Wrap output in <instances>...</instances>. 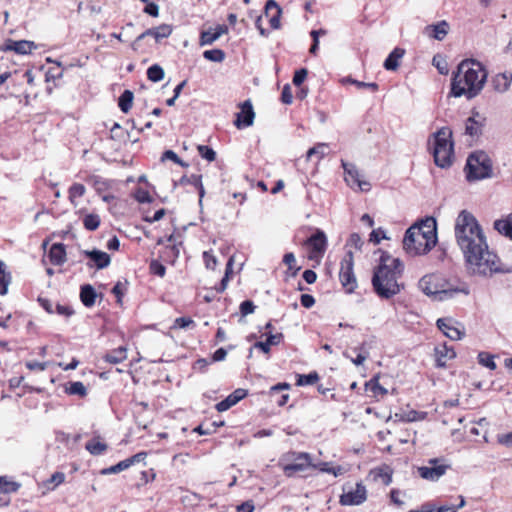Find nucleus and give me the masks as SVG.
Returning a JSON list of instances; mask_svg holds the SVG:
<instances>
[{
  "mask_svg": "<svg viewBox=\"0 0 512 512\" xmlns=\"http://www.w3.org/2000/svg\"><path fill=\"white\" fill-rule=\"evenodd\" d=\"M454 234L470 274L491 277L496 273H512V267L503 265L498 255L489 249L484 231L471 212H459Z\"/></svg>",
  "mask_w": 512,
  "mask_h": 512,
  "instance_id": "1",
  "label": "nucleus"
},
{
  "mask_svg": "<svg viewBox=\"0 0 512 512\" xmlns=\"http://www.w3.org/2000/svg\"><path fill=\"white\" fill-rule=\"evenodd\" d=\"M379 252L381 256L373 271L372 287L381 299H391L404 288V284L399 283L404 272V263L386 251L379 250Z\"/></svg>",
  "mask_w": 512,
  "mask_h": 512,
  "instance_id": "2",
  "label": "nucleus"
},
{
  "mask_svg": "<svg viewBox=\"0 0 512 512\" xmlns=\"http://www.w3.org/2000/svg\"><path fill=\"white\" fill-rule=\"evenodd\" d=\"M488 73L483 65L474 59H465L453 72L451 95L466 96L467 99L476 97L484 87Z\"/></svg>",
  "mask_w": 512,
  "mask_h": 512,
  "instance_id": "3",
  "label": "nucleus"
},
{
  "mask_svg": "<svg viewBox=\"0 0 512 512\" xmlns=\"http://www.w3.org/2000/svg\"><path fill=\"white\" fill-rule=\"evenodd\" d=\"M281 465L287 477H295L307 470H319L334 477L342 476L346 469L342 466H333L329 462L313 463L311 455L306 452L292 451L281 458Z\"/></svg>",
  "mask_w": 512,
  "mask_h": 512,
  "instance_id": "4",
  "label": "nucleus"
},
{
  "mask_svg": "<svg viewBox=\"0 0 512 512\" xmlns=\"http://www.w3.org/2000/svg\"><path fill=\"white\" fill-rule=\"evenodd\" d=\"M452 131L447 127H442L432 134L428 141L431 145V152L434 163L442 168H449L453 163L454 143L451 140Z\"/></svg>",
  "mask_w": 512,
  "mask_h": 512,
  "instance_id": "5",
  "label": "nucleus"
},
{
  "mask_svg": "<svg viewBox=\"0 0 512 512\" xmlns=\"http://www.w3.org/2000/svg\"><path fill=\"white\" fill-rule=\"evenodd\" d=\"M419 226H410L403 238V249L410 256L425 255L437 244V236L434 235V228L421 232Z\"/></svg>",
  "mask_w": 512,
  "mask_h": 512,
  "instance_id": "6",
  "label": "nucleus"
},
{
  "mask_svg": "<svg viewBox=\"0 0 512 512\" xmlns=\"http://www.w3.org/2000/svg\"><path fill=\"white\" fill-rule=\"evenodd\" d=\"M469 182L478 181L492 176V160L483 150L469 154L464 168Z\"/></svg>",
  "mask_w": 512,
  "mask_h": 512,
  "instance_id": "7",
  "label": "nucleus"
},
{
  "mask_svg": "<svg viewBox=\"0 0 512 512\" xmlns=\"http://www.w3.org/2000/svg\"><path fill=\"white\" fill-rule=\"evenodd\" d=\"M433 279L434 277L430 275L422 277L419 281V288L425 295L433 297L435 300L444 301L455 297L459 293L464 295L470 293L469 287L465 283L459 286L449 285L446 288L438 289L437 284L433 283Z\"/></svg>",
  "mask_w": 512,
  "mask_h": 512,
  "instance_id": "8",
  "label": "nucleus"
},
{
  "mask_svg": "<svg viewBox=\"0 0 512 512\" xmlns=\"http://www.w3.org/2000/svg\"><path fill=\"white\" fill-rule=\"evenodd\" d=\"M367 499V489L361 482H346L342 488L340 503L345 506L360 505Z\"/></svg>",
  "mask_w": 512,
  "mask_h": 512,
  "instance_id": "9",
  "label": "nucleus"
},
{
  "mask_svg": "<svg viewBox=\"0 0 512 512\" xmlns=\"http://www.w3.org/2000/svg\"><path fill=\"white\" fill-rule=\"evenodd\" d=\"M353 253L348 251L341 260L339 279L347 293H352L357 287L356 277L353 271Z\"/></svg>",
  "mask_w": 512,
  "mask_h": 512,
  "instance_id": "10",
  "label": "nucleus"
},
{
  "mask_svg": "<svg viewBox=\"0 0 512 512\" xmlns=\"http://www.w3.org/2000/svg\"><path fill=\"white\" fill-rule=\"evenodd\" d=\"M451 466L443 458H432L427 465L418 467V475L423 479H438L442 477Z\"/></svg>",
  "mask_w": 512,
  "mask_h": 512,
  "instance_id": "11",
  "label": "nucleus"
},
{
  "mask_svg": "<svg viewBox=\"0 0 512 512\" xmlns=\"http://www.w3.org/2000/svg\"><path fill=\"white\" fill-rule=\"evenodd\" d=\"M305 244L309 247L308 258L319 261L327 248V237L324 231L316 229L315 232L306 240Z\"/></svg>",
  "mask_w": 512,
  "mask_h": 512,
  "instance_id": "12",
  "label": "nucleus"
},
{
  "mask_svg": "<svg viewBox=\"0 0 512 512\" xmlns=\"http://www.w3.org/2000/svg\"><path fill=\"white\" fill-rule=\"evenodd\" d=\"M341 166L344 169L345 181L349 186L358 187L362 192H367L371 189V184L368 181L362 179L361 173L353 163L341 160Z\"/></svg>",
  "mask_w": 512,
  "mask_h": 512,
  "instance_id": "13",
  "label": "nucleus"
},
{
  "mask_svg": "<svg viewBox=\"0 0 512 512\" xmlns=\"http://www.w3.org/2000/svg\"><path fill=\"white\" fill-rule=\"evenodd\" d=\"M173 31V27L169 24H161L157 27H152L145 30L141 33L131 44V48L134 51H137L139 48V43L141 40L146 38L147 36H151L155 39L156 42H160L162 39L168 38Z\"/></svg>",
  "mask_w": 512,
  "mask_h": 512,
  "instance_id": "14",
  "label": "nucleus"
},
{
  "mask_svg": "<svg viewBox=\"0 0 512 512\" xmlns=\"http://www.w3.org/2000/svg\"><path fill=\"white\" fill-rule=\"evenodd\" d=\"M37 45L35 42L30 40H13V39H6L4 43L0 46V50L4 52H15L19 55H26L31 53L33 49H36Z\"/></svg>",
  "mask_w": 512,
  "mask_h": 512,
  "instance_id": "15",
  "label": "nucleus"
},
{
  "mask_svg": "<svg viewBox=\"0 0 512 512\" xmlns=\"http://www.w3.org/2000/svg\"><path fill=\"white\" fill-rule=\"evenodd\" d=\"M485 121V117L481 116L479 112L472 111V115L465 122V134L473 139H478L483 133Z\"/></svg>",
  "mask_w": 512,
  "mask_h": 512,
  "instance_id": "16",
  "label": "nucleus"
},
{
  "mask_svg": "<svg viewBox=\"0 0 512 512\" xmlns=\"http://www.w3.org/2000/svg\"><path fill=\"white\" fill-rule=\"evenodd\" d=\"M240 108L241 110L240 112L236 113V119L234 121V125L238 129L251 126L255 118V113L250 100H246L240 104Z\"/></svg>",
  "mask_w": 512,
  "mask_h": 512,
  "instance_id": "17",
  "label": "nucleus"
},
{
  "mask_svg": "<svg viewBox=\"0 0 512 512\" xmlns=\"http://www.w3.org/2000/svg\"><path fill=\"white\" fill-rule=\"evenodd\" d=\"M84 255L89 258V262L87 266L92 268L96 267L97 269H104L110 265L111 258L110 255L106 252H103L98 249L93 250H85L83 251Z\"/></svg>",
  "mask_w": 512,
  "mask_h": 512,
  "instance_id": "18",
  "label": "nucleus"
},
{
  "mask_svg": "<svg viewBox=\"0 0 512 512\" xmlns=\"http://www.w3.org/2000/svg\"><path fill=\"white\" fill-rule=\"evenodd\" d=\"M436 325L451 340H460L465 334L464 330L453 326L452 318H439Z\"/></svg>",
  "mask_w": 512,
  "mask_h": 512,
  "instance_id": "19",
  "label": "nucleus"
},
{
  "mask_svg": "<svg viewBox=\"0 0 512 512\" xmlns=\"http://www.w3.org/2000/svg\"><path fill=\"white\" fill-rule=\"evenodd\" d=\"M264 15L269 18V23L272 29L276 30L280 28L282 8L275 0H267L264 7Z\"/></svg>",
  "mask_w": 512,
  "mask_h": 512,
  "instance_id": "20",
  "label": "nucleus"
},
{
  "mask_svg": "<svg viewBox=\"0 0 512 512\" xmlns=\"http://www.w3.org/2000/svg\"><path fill=\"white\" fill-rule=\"evenodd\" d=\"M146 455L147 454L145 452H139L123 461H120L116 465H113L109 468L102 469L100 471V473L102 475H107L109 473H117V472L123 471L135 463H140L141 461H144V459L146 458Z\"/></svg>",
  "mask_w": 512,
  "mask_h": 512,
  "instance_id": "21",
  "label": "nucleus"
},
{
  "mask_svg": "<svg viewBox=\"0 0 512 512\" xmlns=\"http://www.w3.org/2000/svg\"><path fill=\"white\" fill-rule=\"evenodd\" d=\"M247 395V391L245 389H236L230 395H228L224 400L220 401L216 404V409L218 412H224L230 409L232 406L236 405L239 401L245 398Z\"/></svg>",
  "mask_w": 512,
  "mask_h": 512,
  "instance_id": "22",
  "label": "nucleus"
},
{
  "mask_svg": "<svg viewBox=\"0 0 512 512\" xmlns=\"http://www.w3.org/2000/svg\"><path fill=\"white\" fill-rule=\"evenodd\" d=\"M98 296L100 298L103 297L102 294H97L95 288L91 284H83L80 287V300L85 307H92Z\"/></svg>",
  "mask_w": 512,
  "mask_h": 512,
  "instance_id": "23",
  "label": "nucleus"
},
{
  "mask_svg": "<svg viewBox=\"0 0 512 512\" xmlns=\"http://www.w3.org/2000/svg\"><path fill=\"white\" fill-rule=\"evenodd\" d=\"M449 28V24L445 20H442L436 24L428 25L425 28V31L428 34V36L441 41L448 34Z\"/></svg>",
  "mask_w": 512,
  "mask_h": 512,
  "instance_id": "24",
  "label": "nucleus"
},
{
  "mask_svg": "<svg viewBox=\"0 0 512 512\" xmlns=\"http://www.w3.org/2000/svg\"><path fill=\"white\" fill-rule=\"evenodd\" d=\"M494 229L502 236L512 240V212L493 223Z\"/></svg>",
  "mask_w": 512,
  "mask_h": 512,
  "instance_id": "25",
  "label": "nucleus"
},
{
  "mask_svg": "<svg viewBox=\"0 0 512 512\" xmlns=\"http://www.w3.org/2000/svg\"><path fill=\"white\" fill-rule=\"evenodd\" d=\"M266 336H267L266 341H258L254 344L255 348L260 349L262 352H264L266 354L270 352L271 346L280 344V342L284 338L282 333L274 334L271 332H267Z\"/></svg>",
  "mask_w": 512,
  "mask_h": 512,
  "instance_id": "26",
  "label": "nucleus"
},
{
  "mask_svg": "<svg viewBox=\"0 0 512 512\" xmlns=\"http://www.w3.org/2000/svg\"><path fill=\"white\" fill-rule=\"evenodd\" d=\"M436 366L443 368L446 366L447 359H453L456 357V353L452 347L443 345L435 348Z\"/></svg>",
  "mask_w": 512,
  "mask_h": 512,
  "instance_id": "27",
  "label": "nucleus"
},
{
  "mask_svg": "<svg viewBox=\"0 0 512 512\" xmlns=\"http://www.w3.org/2000/svg\"><path fill=\"white\" fill-rule=\"evenodd\" d=\"M51 264L61 265L64 262V243H53L47 253Z\"/></svg>",
  "mask_w": 512,
  "mask_h": 512,
  "instance_id": "28",
  "label": "nucleus"
},
{
  "mask_svg": "<svg viewBox=\"0 0 512 512\" xmlns=\"http://www.w3.org/2000/svg\"><path fill=\"white\" fill-rule=\"evenodd\" d=\"M179 184L180 185L190 184V185H193L195 188H197L198 193H199V202L200 203L202 202V198L205 195V189L202 184V175H198V174H192L190 176L184 175L180 178Z\"/></svg>",
  "mask_w": 512,
  "mask_h": 512,
  "instance_id": "29",
  "label": "nucleus"
},
{
  "mask_svg": "<svg viewBox=\"0 0 512 512\" xmlns=\"http://www.w3.org/2000/svg\"><path fill=\"white\" fill-rule=\"evenodd\" d=\"M512 83V74L505 72L497 74L492 79V85L495 91L497 92H505L509 89L510 85Z\"/></svg>",
  "mask_w": 512,
  "mask_h": 512,
  "instance_id": "30",
  "label": "nucleus"
},
{
  "mask_svg": "<svg viewBox=\"0 0 512 512\" xmlns=\"http://www.w3.org/2000/svg\"><path fill=\"white\" fill-rule=\"evenodd\" d=\"M66 394L83 399L88 395V386L81 381L70 380L66 383Z\"/></svg>",
  "mask_w": 512,
  "mask_h": 512,
  "instance_id": "31",
  "label": "nucleus"
},
{
  "mask_svg": "<svg viewBox=\"0 0 512 512\" xmlns=\"http://www.w3.org/2000/svg\"><path fill=\"white\" fill-rule=\"evenodd\" d=\"M404 50L396 47L393 51L388 55V57L384 61V68L388 71H394L399 66V59H401L404 55Z\"/></svg>",
  "mask_w": 512,
  "mask_h": 512,
  "instance_id": "32",
  "label": "nucleus"
},
{
  "mask_svg": "<svg viewBox=\"0 0 512 512\" xmlns=\"http://www.w3.org/2000/svg\"><path fill=\"white\" fill-rule=\"evenodd\" d=\"M409 512H457L452 506L441 505L437 506L433 502H426L418 509H412Z\"/></svg>",
  "mask_w": 512,
  "mask_h": 512,
  "instance_id": "33",
  "label": "nucleus"
},
{
  "mask_svg": "<svg viewBox=\"0 0 512 512\" xmlns=\"http://www.w3.org/2000/svg\"><path fill=\"white\" fill-rule=\"evenodd\" d=\"M11 279V273L7 271L5 262L0 260V295L7 294Z\"/></svg>",
  "mask_w": 512,
  "mask_h": 512,
  "instance_id": "34",
  "label": "nucleus"
},
{
  "mask_svg": "<svg viewBox=\"0 0 512 512\" xmlns=\"http://www.w3.org/2000/svg\"><path fill=\"white\" fill-rule=\"evenodd\" d=\"M85 448L90 454L98 456L102 455L108 448L105 442H102L99 438H92L85 444Z\"/></svg>",
  "mask_w": 512,
  "mask_h": 512,
  "instance_id": "35",
  "label": "nucleus"
},
{
  "mask_svg": "<svg viewBox=\"0 0 512 512\" xmlns=\"http://www.w3.org/2000/svg\"><path fill=\"white\" fill-rule=\"evenodd\" d=\"M134 94L130 90H124L118 99V106L123 113H128L132 107Z\"/></svg>",
  "mask_w": 512,
  "mask_h": 512,
  "instance_id": "36",
  "label": "nucleus"
},
{
  "mask_svg": "<svg viewBox=\"0 0 512 512\" xmlns=\"http://www.w3.org/2000/svg\"><path fill=\"white\" fill-rule=\"evenodd\" d=\"M126 348L119 347L117 349L112 350L111 352L107 353L104 356L105 361L112 363V364H118L121 363L126 359Z\"/></svg>",
  "mask_w": 512,
  "mask_h": 512,
  "instance_id": "37",
  "label": "nucleus"
},
{
  "mask_svg": "<svg viewBox=\"0 0 512 512\" xmlns=\"http://www.w3.org/2000/svg\"><path fill=\"white\" fill-rule=\"evenodd\" d=\"M161 257L166 262L174 263L175 260L179 257V248L176 243L172 245H168L164 248Z\"/></svg>",
  "mask_w": 512,
  "mask_h": 512,
  "instance_id": "38",
  "label": "nucleus"
},
{
  "mask_svg": "<svg viewBox=\"0 0 512 512\" xmlns=\"http://www.w3.org/2000/svg\"><path fill=\"white\" fill-rule=\"evenodd\" d=\"M366 390L373 393L374 396L387 394V389L380 385L378 377L371 378L365 384Z\"/></svg>",
  "mask_w": 512,
  "mask_h": 512,
  "instance_id": "39",
  "label": "nucleus"
},
{
  "mask_svg": "<svg viewBox=\"0 0 512 512\" xmlns=\"http://www.w3.org/2000/svg\"><path fill=\"white\" fill-rule=\"evenodd\" d=\"M164 75V69L158 64H153L147 69V78L152 82L161 81Z\"/></svg>",
  "mask_w": 512,
  "mask_h": 512,
  "instance_id": "40",
  "label": "nucleus"
},
{
  "mask_svg": "<svg viewBox=\"0 0 512 512\" xmlns=\"http://www.w3.org/2000/svg\"><path fill=\"white\" fill-rule=\"evenodd\" d=\"M86 191L83 184L75 183L69 188V200L75 206L77 205V199L81 198Z\"/></svg>",
  "mask_w": 512,
  "mask_h": 512,
  "instance_id": "41",
  "label": "nucleus"
},
{
  "mask_svg": "<svg viewBox=\"0 0 512 512\" xmlns=\"http://www.w3.org/2000/svg\"><path fill=\"white\" fill-rule=\"evenodd\" d=\"M328 153V145L326 143H318L307 151V159L310 160L312 156H317L321 160Z\"/></svg>",
  "mask_w": 512,
  "mask_h": 512,
  "instance_id": "42",
  "label": "nucleus"
},
{
  "mask_svg": "<svg viewBox=\"0 0 512 512\" xmlns=\"http://www.w3.org/2000/svg\"><path fill=\"white\" fill-rule=\"evenodd\" d=\"M319 380V375L317 372H310L309 374H299L297 377L296 385L297 386H305V385H313Z\"/></svg>",
  "mask_w": 512,
  "mask_h": 512,
  "instance_id": "43",
  "label": "nucleus"
},
{
  "mask_svg": "<svg viewBox=\"0 0 512 512\" xmlns=\"http://www.w3.org/2000/svg\"><path fill=\"white\" fill-rule=\"evenodd\" d=\"M56 67H51L46 71L45 77L46 81L60 79L64 73V67H62V62L60 60L55 61Z\"/></svg>",
  "mask_w": 512,
  "mask_h": 512,
  "instance_id": "44",
  "label": "nucleus"
},
{
  "mask_svg": "<svg viewBox=\"0 0 512 512\" xmlns=\"http://www.w3.org/2000/svg\"><path fill=\"white\" fill-rule=\"evenodd\" d=\"M412 226H419L421 228V232H424L425 234L432 227L434 228V235L437 236V223L433 217H426L425 219H421Z\"/></svg>",
  "mask_w": 512,
  "mask_h": 512,
  "instance_id": "45",
  "label": "nucleus"
},
{
  "mask_svg": "<svg viewBox=\"0 0 512 512\" xmlns=\"http://www.w3.org/2000/svg\"><path fill=\"white\" fill-rule=\"evenodd\" d=\"M225 52L222 49H211L203 52V57L212 62H222L225 59Z\"/></svg>",
  "mask_w": 512,
  "mask_h": 512,
  "instance_id": "46",
  "label": "nucleus"
},
{
  "mask_svg": "<svg viewBox=\"0 0 512 512\" xmlns=\"http://www.w3.org/2000/svg\"><path fill=\"white\" fill-rule=\"evenodd\" d=\"M217 39H219V33H215L212 28L202 31L200 34V45H212Z\"/></svg>",
  "mask_w": 512,
  "mask_h": 512,
  "instance_id": "47",
  "label": "nucleus"
},
{
  "mask_svg": "<svg viewBox=\"0 0 512 512\" xmlns=\"http://www.w3.org/2000/svg\"><path fill=\"white\" fill-rule=\"evenodd\" d=\"M478 362L490 370H495L497 368V365L494 361V356L486 352H480L478 354Z\"/></svg>",
  "mask_w": 512,
  "mask_h": 512,
  "instance_id": "48",
  "label": "nucleus"
},
{
  "mask_svg": "<svg viewBox=\"0 0 512 512\" xmlns=\"http://www.w3.org/2000/svg\"><path fill=\"white\" fill-rule=\"evenodd\" d=\"M83 225L87 230L94 231L100 225V218L96 214H88L83 219Z\"/></svg>",
  "mask_w": 512,
  "mask_h": 512,
  "instance_id": "49",
  "label": "nucleus"
},
{
  "mask_svg": "<svg viewBox=\"0 0 512 512\" xmlns=\"http://www.w3.org/2000/svg\"><path fill=\"white\" fill-rule=\"evenodd\" d=\"M195 326H196V324L192 318L179 317L174 320V323L171 328L187 329V328H194Z\"/></svg>",
  "mask_w": 512,
  "mask_h": 512,
  "instance_id": "50",
  "label": "nucleus"
},
{
  "mask_svg": "<svg viewBox=\"0 0 512 512\" xmlns=\"http://www.w3.org/2000/svg\"><path fill=\"white\" fill-rule=\"evenodd\" d=\"M197 150L200 156L209 162H212L216 159V152L210 146L198 145Z\"/></svg>",
  "mask_w": 512,
  "mask_h": 512,
  "instance_id": "51",
  "label": "nucleus"
},
{
  "mask_svg": "<svg viewBox=\"0 0 512 512\" xmlns=\"http://www.w3.org/2000/svg\"><path fill=\"white\" fill-rule=\"evenodd\" d=\"M20 482H0V494L9 495L10 493L18 491Z\"/></svg>",
  "mask_w": 512,
  "mask_h": 512,
  "instance_id": "52",
  "label": "nucleus"
},
{
  "mask_svg": "<svg viewBox=\"0 0 512 512\" xmlns=\"http://www.w3.org/2000/svg\"><path fill=\"white\" fill-rule=\"evenodd\" d=\"M127 285H128L127 281H125V282L118 281L112 288V293L116 296L117 303H119V304L122 302V297L124 296V293L127 290Z\"/></svg>",
  "mask_w": 512,
  "mask_h": 512,
  "instance_id": "53",
  "label": "nucleus"
},
{
  "mask_svg": "<svg viewBox=\"0 0 512 512\" xmlns=\"http://www.w3.org/2000/svg\"><path fill=\"white\" fill-rule=\"evenodd\" d=\"M150 272L156 276L164 277L166 273L165 266L158 260H152L149 265Z\"/></svg>",
  "mask_w": 512,
  "mask_h": 512,
  "instance_id": "54",
  "label": "nucleus"
},
{
  "mask_svg": "<svg viewBox=\"0 0 512 512\" xmlns=\"http://www.w3.org/2000/svg\"><path fill=\"white\" fill-rule=\"evenodd\" d=\"M307 74L308 71L306 68H300L296 70L292 80L293 84L297 87H300L302 83L305 81Z\"/></svg>",
  "mask_w": 512,
  "mask_h": 512,
  "instance_id": "55",
  "label": "nucleus"
},
{
  "mask_svg": "<svg viewBox=\"0 0 512 512\" xmlns=\"http://www.w3.org/2000/svg\"><path fill=\"white\" fill-rule=\"evenodd\" d=\"M255 304L253 303V301L251 300H244L241 304H240V313L243 317L249 315V314H252L254 313L255 311Z\"/></svg>",
  "mask_w": 512,
  "mask_h": 512,
  "instance_id": "56",
  "label": "nucleus"
},
{
  "mask_svg": "<svg viewBox=\"0 0 512 512\" xmlns=\"http://www.w3.org/2000/svg\"><path fill=\"white\" fill-rule=\"evenodd\" d=\"M386 238H387L386 233L381 228L374 229L370 233V241L373 242L374 244H379L382 239H386Z\"/></svg>",
  "mask_w": 512,
  "mask_h": 512,
  "instance_id": "57",
  "label": "nucleus"
},
{
  "mask_svg": "<svg viewBox=\"0 0 512 512\" xmlns=\"http://www.w3.org/2000/svg\"><path fill=\"white\" fill-rule=\"evenodd\" d=\"M203 259H204V263H205V266L207 269H212V270L215 269V267L217 265V259L213 254H211L208 251H205L203 253Z\"/></svg>",
  "mask_w": 512,
  "mask_h": 512,
  "instance_id": "58",
  "label": "nucleus"
},
{
  "mask_svg": "<svg viewBox=\"0 0 512 512\" xmlns=\"http://www.w3.org/2000/svg\"><path fill=\"white\" fill-rule=\"evenodd\" d=\"M135 199L139 203H150L152 201V198L147 190L144 189H138L135 193Z\"/></svg>",
  "mask_w": 512,
  "mask_h": 512,
  "instance_id": "59",
  "label": "nucleus"
},
{
  "mask_svg": "<svg viewBox=\"0 0 512 512\" xmlns=\"http://www.w3.org/2000/svg\"><path fill=\"white\" fill-rule=\"evenodd\" d=\"M281 101L287 105L291 104L293 101L292 91L289 84H286L282 89Z\"/></svg>",
  "mask_w": 512,
  "mask_h": 512,
  "instance_id": "60",
  "label": "nucleus"
},
{
  "mask_svg": "<svg viewBox=\"0 0 512 512\" xmlns=\"http://www.w3.org/2000/svg\"><path fill=\"white\" fill-rule=\"evenodd\" d=\"M144 13L152 16L157 17L159 15V6L154 2L146 3V6L143 9Z\"/></svg>",
  "mask_w": 512,
  "mask_h": 512,
  "instance_id": "61",
  "label": "nucleus"
},
{
  "mask_svg": "<svg viewBox=\"0 0 512 512\" xmlns=\"http://www.w3.org/2000/svg\"><path fill=\"white\" fill-rule=\"evenodd\" d=\"M301 305L305 308H311L315 304V298L310 294H302L300 296Z\"/></svg>",
  "mask_w": 512,
  "mask_h": 512,
  "instance_id": "62",
  "label": "nucleus"
},
{
  "mask_svg": "<svg viewBox=\"0 0 512 512\" xmlns=\"http://www.w3.org/2000/svg\"><path fill=\"white\" fill-rule=\"evenodd\" d=\"M348 245H351V246H354L355 248L357 249H360L363 242H362V239L360 237V235L358 233H352L348 239V242H347Z\"/></svg>",
  "mask_w": 512,
  "mask_h": 512,
  "instance_id": "63",
  "label": "nucleus"
},
{
  "mask_svg": "<svg viewBox=\"0 0 512 512\" xmlns=\"http://www.w3.org/2000/svg\"><path fill=\"white\" fill-rule=\"evenodd\" d=\"M254 505L252 501H246L236 507V512H253Z\"/></svg>",
  "mask_w": 512,
  "mask_h": 512,
  "instance_id": "64",
  "label": "nucleus"
}]
</instances>
